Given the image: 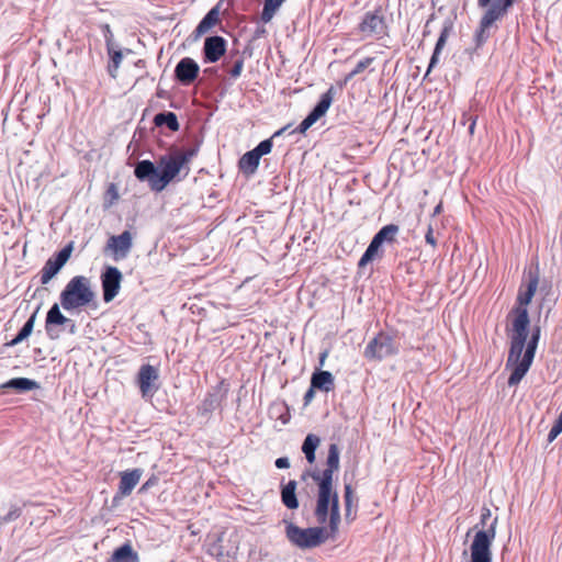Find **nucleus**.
Returning a JSON list of instances; mask_svg holds the SVG:
<instances>
[{
	"mask_svg": "<svg viewBox=\"0 0 562 562\" xmlns=\"http://www.w3.org/2000/svg\"><path fill=\"white\" fill-rule=\"evenodd\" d=\"M562 432V415H559L548 434V441L552 442Z\"/></svg>",
	"mask_w": 562,
	"mask_h": 562,
	"instance_id": "nucleus-41",
	"label": "nucleus"
},
{
	"mask_svg": "<svg viewBox=\"0 0 562 562\" xmlns=\"http://www.w3.org/2000/svg\"><path fill=\"white\" fill-rule=\"evenodd\" d=\"M539 284V271L538 268L529 270L528 281L526 284H521L517 294V304L515 308H527V305L531 302L537 288Z\"/></svg>",
	"mask_w": 562,
	"mask_h": 562,
	"instance_id": "nucleus-22",
	"label": "nucleus"
},
{
	"mask_svg": "<svg viewBox=\"0 0 562 562\" xmlns=\"http://www.w3.org/2000/svg\"><path fill=\"white\" fill-rule=\"evenodd\" d=\"M199 151V146L186 149L184 151L173 153L181 165L184 167Z\"/></svg>",
	"mask_w": 562,
	"mask_h": 562,
	"instance_id": "nucleus-40",
	"label": "nucleus"
},
{
	"mask_svg": "<svg viewBox=\"0 0 562 562\" xmlns=\"http://www.w3.org/2000/svg\"><path fill=\"white\" fill-rule=\"evenodd\" d=\"M325 357H326V353H323L322 357H321V364H323Z\"/></svg>",
	"mask_w": 562,
	"mask_h": 562,
	"instance_id": "nucleus-58",
	"label": "nucleus"
},
{
	"mask_svg": "<svg viewBox=\"0 0 562 562\" xmlns=\"http://www.w3.org/2000/svg\"><path fill=\"white\" fill-rule=\"evenodd\" d=\"M359 31L366 35H383L386 33V23L381 10L366 12L358 26Z\"/></svg>",
	"mask_w": 562,
	"mask_h": 562,
	"instance_id": "nucleus-19",
	"label": "nucleus"
},
{
	"mask_svg": "<svg viewBox=\"0 0 562 562\" xmlns=\"http://www.w3.org/2000/svg\"><path fill=\"white\" fill-rule=\"evenodd\" d=\"M2 114H4V121L7 120V112L5 110H2Z\"/></svg>",
	"mask_w": 562,
	"mask_h": 562,
	"instance_id": "nucleus-60",
	"label": "nucleus"
},
{
	"mask_svg": "<svg viewBox=\"0 0 562 562\" xmlns=\"http://www.w3.org/2000/svg\"><path fill=\"white\" fill-rule=\"evenodd\" d=\"M111 190L115 191L114 184H111ZM114 196H117L116 192H114Z\"/></svg>",
	"mask_w": 562,
	"mask_h": 562,
	"instance_id": "nucleus-59",
	"label": "nucleus"
},
{
	"mask_svg": "<svg viewBox=\"0 0 562 562\" xmlns=\"http://www.w3.org/2000/svg\"><path fill=\"white\" fill-rule=\"evenodd\" d=\"M65 326L68 327V330L70 334H75L76 333V324L74 321L70 319L69 323H66Z\"/></svg>",
	"mask_w": 562,
	"mask_h": 562,
	"instance_id": "nucleus-55",
	"label": "nucleus"
},
{
	"mask_svg": "<svg viewBox=\"0 0 562 562\" xmlns=\"http://www.w3.org/2000/svg\"><path fill=\"white\" fill-rule=\"evenodd\" d=\"M296 486L297 483L294 480H290L286 484L281 485V502L288 509H296L299 507Z\"/></svg>",
	"mask_w": 562,
	"mask_h": 562,
	"instance_id": "nucleus-31",
	"label": "nucleus"
},
{
	"mask_svg": "<svg viewBox=\"0 0 562 562\" xmlns=\"http://www.w3.org/2000/svg\"><path fill=\"white\" fill-rule=\"evenodd\" d=\"M400 351V346L393 336L385 331H380L366 346L363 356L368 360L381 361L387 357L395 356Z\"/></svg>",
	"mask_w": 562,
	"mask_h": 562,
	"instance_id": "nucleus-8",
	"label": "nucleus"
},
{
	"mask_svg": "<svg viewBox=\"0 0 562 562\" xmlns=\"http://www.w3.org/2000/svg\"><path fill=\"white\" fill-rule=\"evenodd\" d=\"M321 445V438L315 434H308L303 443H302V452L305 456L306 461L310 464H313L316 460V450Z\"/></svg>",
	"mask_w": 562,
	"mask_h": 562,
	"instance_id": "nucleus-34",
	"label": "nucleus"
},
{
	"mask_svg": "<svg viewBox=\"0 0 562 562\" xmlns=\"http://www.w3.org/2000/svg\"><path fill=\"white\" fill-rule=\"evenodd\" d=\"M340 468V449L337 443H330L328 446V453L326 459V468L323 471L318 470H305L301 479L306 481L311 477L313 481H324L334 483V474Z\"/></svg>",
	"mask_w": 562,
	"mask_h": 562,
	"instance_id": "nucleus-9",
	"label": "nucleus"
},
{
	"mask_svg": "<svg viewBox=\"0 0 562 562\" xmlns=\"http://www.w3.org/2000/svg\"><path fill=\"white\" fill-rule=\"evenodd\" d=\"M244 63L245 59L239 50H231L228 55L224 57L222 67L227 71L231 79L236 80L243 72Z\"/></svg>",
	"mask_w": 562,
	"mask_h": 562,
	"instance_id": "nucleus-25",
	"label": "nucleus"
},
{
	"mask_svg": "<svg viewBox=\"0 0 562 562\" xmlns=\"http://www.w3.org/2000/svg\"><path fill=\"white\" fill-rule=\"evenodd\" d=\"M154 124L157 127L167 126L171 132H177L180 128V124L176 113L170 111H162L154 116Z\"/></svg>",
	"mask_w": 562,
	"mask_h": 562,
	"instance_id": "nucleus-35",
	"label": "nucleus"
},
{
	"mask_svg": "<svg viewBox=\"0 0 562 562\" xmlns=\"http://www.w3.org/2000/svg\"><path fill=\"white\" fill-rule=\"evenodd\" d=\"M512 313L515 317L512 324L510 348L506 367L513 366L507 384L516 386L532 364L541 330L539 326H535L528 340L530 325L528 310L513 308Z\"/></svg>",
	"mask_w": 562,
	"mask_h": 562,
	"instance_id": "nucleus-1",
	"label": "nucleus"
},
{
	"mask_svg": "<svg viewBox=\"0 0 562 562\" xmlns=\"http://www.w3.org/2000/svg\"><path fill=\"white\" fill-rule=\"evenodd\" d=\"M496 22H497L496 20H494L485 14H482L480 22H479V26L474 33V41H475L476 48L482 47L487 42V40L491 36L490 29Z\"/></svg>",
	"mask_w": 562,
	"mask_h": 562,
	"instance_id": "nucleus-28",
	"label": "nucleus"
},
{
	"mask_svg": "<svg viewBox=\"0 0 562 562\" xmlns=\"http://www.w3.org/2000/svg\"><path fill=\"white\" fill-rule=\"evenodd\" d=\"M183 166L175 154L162 155L157 165L149 159L138 160L134 176L140 182H147L154 192H161L181 171Z\"/></svg>",
	"mask_w": 562,
	"mask_h": 562,
	"instance_id": "nucleus-2",
	"label": "nucleus"
},
{
	"mask_svg": "<svg viewBox=\"0 0 562 562\" xmlns=\"http://www.w3.org/2000/svg\"><path fill=\"white\" fill-rule=\"evenodd\" d=\"M355 76L353 70H351L349 74H347L344 78V80L339 83L340 88H342L345 85H347Z\"/></svg>",
	"mask_w": 562,
	"mask_h": 562,
	"instance_id": "nucleus-51",
	"label": "nucleus"
},
{
	"mask_svg": "<svg viewBox=\"0 0 562 562\" xmlns=\"http://www.w3.org/2000/svg\"><path fill=\"white\" fill-rule=\"evenodd\" d=\"M517 0H512V2L515 4Z\"/></svg>",
	"mask_w": 562,
	"mask_h": 562,
	"instance_id": "nucleus-61",
	"label": "nucleus"
},
{
	"mask_svg": "<svg viewBox=\"0 0 562 562\" xmlns=\"http://www.w3.org/2000/svg\"><path fill=\"white\" fill-rule=\"evenodd\" d=\"M227 390H223V382L207 391L196 407L198 415L209 420L226 398Z\"/></svg>",
	"mask_w": 562,
	"mask_h": 562,
	"instance_id": "nucleus-15",
	"label": "nucleus"
},
{
	"mask_svg": "<svg viewBox=\"0 0 562 562\" xmlns=\"http://www.w3.org/2000/svg\"><path fill=\"white\" fill-rule=\"evenodd\" d=\"M103 36H104V40H105L106 48L115 46L114 43H113V33H112L109 24H105L103 26Z\"/></svg>",
	"mask_w": 562,
	"mask_h": 562,
	"instance_id": "nucleus-46",
	"label": "nucleus"
},
{
	"mask_svg": "<svg viewBox=\"0 0 562 562\" xmlns=\"http://www.w3.org/2000/svg\"><path fill=\"white\" fill-rule=\"evenodd\" d=\"M227 50V41L221 35L207 36L204 40L202 48L203 61L205 64H215L222 57H225Z\"/></svg>",
	"mask_w": 562,
	"mask_h": 562,
	"instance_id": "nucleus-17",
	"label": "nucleus"
},
{
	"mask_svg": "<svg viewBox=\"0 0 562 562\" xmlns=\"http://www.w3.org/2000/svg\"><path fill=\"white\" fill-rule=\"evenodd\" d=\"M284 1L285 0H265L260 20L263 23L270 22Z\"/></svg>",
	"mask_w": 562,
	"mask_h": 562,
	"instance_id": "nucleus-37",
	"label": "nucleus"
},
{
	"mask_svg": "<svg viewBox=\"0 0 562 562\" xmlns=\"http://www.w3.org/2000/svg\"><path fill=\"white\" fill-rule=\"evenodd\" d=\"M270 412L276 415V418L279 419L282 425H286L291 419L290 408L285 403L273 405Z\"/></svg>",
	"mask_w": 562,
	"mask_h": 562,
	"instance_id": "nucleus-38",
	"label": "nucleus"
},
{
	"mask_svg": "<svg viewBox=\"0 0 562 562\" xmlns=\"http://www.w3.org/2000/svg\"><path fill=\"white\" fill-rule=\"evenodd\" d=\"M94 292L91 289L90 280L85 276H76L69 280L60 293V306L71 311L90 305L94 300Z\"/></svg>",
	"mask_w": 562,
	"mask_h": 562,
	"instance_id": "nucleus-6",
	"label": "nucleus"
},
{
	"mask_svg": "<svg viewBox=\"0 0 562 562\" xmlns=\"http://www.w3.org/2000/svg\"><path fill=\"white\" fill-rule=\"evenodd\" d=\"M441 211H442V204H441V203H439V204H438V205H436V207L434 209V213H432V215H434V216H436V215L440 214V213H441Z\"/></svg>",
	"mask_w": 562,
	"mask_h": 562,
	"instance_id": "nucleus-56",
	"label": "nucleus"
},
{
	"mask_svg": "<svg viewBox=\"0 0 562 562\" xmlns=\"http://www.w3.org/2000/svg\"><path fill=\"white\" fill-rule=\"evenodd\" d=\"M108 562H139V557L132 544L125 542L113 551Z\"/></svg>",
	"mask_w": 562,
	"mask_h": 562,
	"instance_id": "nucleus-30",
	"label": "nucleus"
},
{
	"mask_svg": "<svg viewBox=\"0 0 562 562\" xmlns=\"http://www.w3.org/2000/svg\"><path fill=\"white\" fill-rule=\"evenodd\" d=\"M133 248V234L123 231L120 235H111L104 247V254H110L115 261L127 258Z\"/></svg>",
	"mask_w": 562,
	"mask_h": 562,
	"instance_id": "nucleus-14",
	"label": "nucleus"
},
{
	"mask_svg": "<svg viewBox=\"0 0 562 562\" xmlns=\"http://www.w3.org/2000/svg\"><path fill=\"white\" fill-rule=\"evenodd\" d=\"M100 280L103 301L110 303L121 290L123 274L117 267L106 266L101 272Z\"/></svg>",
	"mask_w": 562,
	"mask_h": 562,
	"instance_id": "nucleus-13",
	"label": "nucleus"
},
{
	"mask_svg": "<svg viewBox=\"0 0 562 562\" xmlns=\"http://www.w3.org/2000/svg\"><path fill=\"white\" fill-rule=\"evenodd\" d=\"M199 71L198 63L190 57H184L177 64L175 77L181 85L189 86L198 78Z\"/></svg>",
	"mask_w": 562,
	"mask_h": 562,
	"instance_id": "nucleus-21",
	"label": "nucleus"
},
{
	"mask_svg": "<svg viewBox=\"0 0 562 562\" xmlns=\"http://www.w3.org/2000/svg\"><path fill=\"white\" fill-rule=\"evenodd\" d=\"M158 480L155 475L150 476L139 488V493L147 492L150 487L157 484Z\"/></svg>",
	"mask_w": 562,
	"mask_h": 562,
	"instance_id": "nucleus-47",
	"label": "nucleus"
},
{
	"mask_svg": "<svg viewBox=\"0 0 562 562\" xmlns=\"http://www.w3.org/2000/svg\"><path fill=\"white\" fill-rule=\"evenodd\" d=\"M477 7L485 9V15L501 21L514 7L512 0H477Z\"/></svg>",
	"mask_w": 562,
	"mask_h": 562,
	"instance_id": "nucleus-23",
	"label": "nucleus"
},
{
	"mask_svg": "<svg viewBox=\"0 0 562 562\" xmlns=\"http://www.w3.org/2000/svg\"><path fill=\"white\" fill-rule=\"evenodd\" d=\"M425 240L427 244H429L432 247H436V245H437V241L434 237V231H432L431 226H428L427 233L425 235Z\"/></svg>",
	"mask_w": 562,
	"mask_h": 562,
	"instance_id": "nucleus-49",
	"label": "nucleus"
},
{
	"mask_svg": "<svg viewBox=\"0 0 562 562\" xmlns=\"http://www.w3.org/2000/svg\"><path fill=\"white\" fill-rule=\"evenodd\" d=\"M492 513L488 508H483L480 522L482 527L486 526V521L491 518ZM497 518H494L490 526L476 531L470 546V562H492V544L496 536Z\"/></svg>",
	"mask_w": 562,
	"mask_h": 562,
	"instance_id": "nucleus-4",
	"label": "nucleus"
},
{
	"mask_svg": "<svg viewBox=\"0 0 562 562\" xmlns=\"http://www.w3.org/2000/svg\"><path fill=\"white\" fill-rule=\"evenodd\" d=\"M142 475L143 470L139 468L121 472L117 492L113 497V502L131 495L135 486L138 484Z\"/></svg>",
	"mask_w": 562,
	"mask_h": 562,
	"instance_id": "nucleus-20",
	"label": "nucleus"
},
{
	"mask_svg": "<svg viewBox=\"0 0 562 562\" xmlns=\"http://www.w3.org/2000/svg\"><path fill=\"white\" fill-rule=\"evenodd\" d=\"M22 515V508L19 505H11L9 512L0 516V526L16 520Z\"/></svg>",
	"mask_w": 562,
	"mask_h": 562,
	"instance_id": "nucleus-39",
	"label": "nucleus"
},
{
	"mask_svg": "<svg viewBox=\"0 0 562 562\" xmlns=\"http://www.w3.org/2000/svg\"><path fill=\"white\" fill-rule=\"evenodd\" d=\"M311 384L313 389L328 393L335 389V379L329 371L316 370L312 373Z\"/></svg>",
	"mask_w": 562,
	"mask_h": 562,
	"instance_id": "nucleus-27",
	"label": "nucleus"
},
{
	"mask_svg": "<svg viewBox=\"0 0 562 562\" xmlns=\"http://www.w3.org/2000/svg\"><path fill=\"white\" fill-rule=\"evenodd\" d=\"M106 53L109 55L106 71L112 79H116L123 60V52L119 47L113 46L106 48Z\"/></svg>",
	"mask_w": 562,
	"mask_h": 562,
	"instance_id": "nucleus-33",
	"label": "nucleus"
},
{
	"mask_svg": "<svg viewBox=\"0 0 562 562\" xmlns=\"http://www.w3.org/2000/svg\"><path fill=\"white\" fill-rule=\"evenodd\" d=\"M266 33H267V31H266V29L263 26L257 27L256 31H255L254 37L255 38H260V37L265 36Z\"/></svg>",
	"mask_w": 562,
	"mask_h": 562,
	"instance_id": "nucleus-52",
	"label": "nucleus"
},
{
	"mask_svg": "<svg viewBox=\"0 0 562 562\" xmlns=\"http://www.w3.org/2000/svg\"><path fill=\"white\" fill-rule=\"evenodd\" d=\"M335 94L336 89L330 86L327 91L321 95L318 102L314 105L305 119L299 124L296 128L292 130L290 134H304L313 124H315L322 116L326 114L333 103Z\"/></svg>",
	"mask_w": 562,
	"mask_h": 562,
	"instance_id": "nucleus-11",
	"label": "nucleus"
},
{
	"mask_svg": "<svg viewBox=\"0 0 562 562\" xmlns=\"http://www.w3.org/2000/svg\"><path fill=\"white\" fill-rule=\"evenodd\" d=\"M40 308H41V306L38 305L36 307V310L32 313V315L29 317V319L22 326V328H24L27 331V334H30V335L33 331L34 324H35V321H36V316H37V313H38Z\"/></svg>",
	"mask_w": 562,
	"mask_h": 562,
	"instance_id": "nucleus-45",
	"label": "nucleus"
},
{
	"mask_svg": "<svg viewBox=\"0 0 562 562\" xmlns=\"http://www.w3.org/2000/svg\"><path fill=\"white\" fill-rule=\"evenodd\" d=\"M70 318L66 317L60 312V306L54 303L46 314L45 330L49 339L56 340L59 338V333L55 329V326H61L69 323Z\"/></svg>",
	"mask_w": 562,
	"mask_h": 562,
	"instance_id": "nucleus-24",
	"label": "nucleus"
},
{
	"mask_svg": "<svg viewBox=\"0 0 562 562\" xmlns=\"http://www.w3.org/2000/svg\"><path fill=\"white\" fill-rule=\"evenodd\" d=\"M0 389H11L16 391L18 393H25L40 389V384L35 380L29 378H13L2 383L0 385Z\"/></svg>",
	"mask_w": 562,
	"mask_h": 562,
	"instance_id": "nucleus-29",
	"label": "nucleus"
},
{
	"mask_svg": "<svg viewBox=\"0 0 562 562\" xmlns=\"http://www.w3.org/2000/svg\"><path fill=\"white\" fill-rule=\"evenodd\" d=\"M278 469H288L290 467V461L286 457H280L274 462Z\"/></svg>",
	"mask_w": 562,
	"mask_h": 562,
	"instance_id": "nucleus-50",
	"label": "nucleus"
},
{
	"mask_svg": "<svg viewBox=\"0 0 562 562\" xmlns=\"http://www.w3.org/2000/svg\"><path fill=\"white\" fill-rule=\"evenodd\" d=\"M335 94L336 89L330 86L327 91L321 95L318 102L314 105L305 119L299 124L296 128L292 130L290 134H304L313 124H315L322 116L326 114L333 103Z\"/></svg>",
	"mask_w": 562,
	"mask_h": 562,
	"instance_id": "nucleus-10",
	"label": "nucleus"
},
{
	"mask_svg": "<svg viewBox=\"0 0 562 562\" xmlns=\"http://www.w3.org/2000/svg\"><path fill=\"white\" fill-rule=\"evenodd\" d=\"M74 249L72 243L67 244L45 262L41 270V283L47 284L69 260Z\"/></svg>",
	"mask_w": 562,
	"mask_h": 562,
	"instance_id": "nucleus-12",
	"label": "nucleus"
},
{
	"mask_svg": "<svg viewBox=\"0 0 562 562\" xmlns=\"http://www.w3.org/2000/svg\"><path fill=\"white\" fill-rule=\"evenodd\" d=\"M220 22V5L216 4L203 16L193 31L194 40L199 38Z\"/></svg>",
	"mask_w": 562,
	"mask_h": 562,
	"instance_id": "nucleus-26",
	"label": "nucleus"
},
{
	"mask_svg": "<svg viewBox=\"0 0 562 562\" xmlns=\"http://www.w3.org/2000/svg\"><path fill=\"white\" fill-rule=\"evenodd\" d=\"M314 482L317 484L314 516L318 525L325 526L328 524L329 533L331 538H335L341 521L338 492L331 482Z\"/></svg>",
	"mask_w": 562,
	"mask_h": 562,
	"instance_id": "nucleus-3",
	"label": "nucleus"
},
{
	"mask_svg": "<svg viewBox=\"0 0 562 562\" xmlns=\"http://www.w3.org/2000/svg\"><path fill=\"white\" fill-rule=\"evenodd\" d=\"M291 125H286L277 132L273 133V135L270 138L261 140L255 148V153L258 154L259 157H262L265 155H268L271 153L273 147V138L281 136L283 133L289 131Z\"/></svg>",
	"mask_w": 562,
	"mask_h": 562,
	"instance_id": "nucleus-36",
	"label": "nucleus"
},
{
	"mask_svg": "<svg viewBox=\"0 0 562 562\" xmlns=\"http://www.w3.org/2000/svg\"><path fill=\"white\" fill-rule=\"evenodd\" d=\"M400 232V227L396 224H387L382 226L371 239L369 246L366 251L361 256L358 267L362 268L367 266L369 262L374 260L376 257L381 258L383 256V251L381 247L384 244H394L396 241V236Z\"/></svg>",
	"mask_w": 562,
	"mask_h": 562,
	"instance_id": "nucleus-7",
	"label": "nucleus"
},
{
	"mask_svg": "<svg viewBox=\"0 0 562 562\" xmlns=\"http://www.w3.org/2000/svg\"><path fill=\"white\" fill-rule=\"evenodd\" d=\"M434 20H435V14L432 13V14L428 18V20H427V22H426V24H425V29H424V32H423V35H424V36H427V35L430 33V31L428 30V25H429V23H430V22H432Z\"/></svg>",
	"mask_w": 562,
	"mask_h": 562,
	"instance_id": "nucleus-53",
	"label": "nucleus"
},
{
	"mask_svg": "<svg viewBox=\"0 0 562 562\" xmlns=\"http://www.w3.org/2000/svg\"><path fill=\"white\" fill-rule=\"evenodd\" d=\"M315 391H316V389H313V385L311 384L303 397L305 406H307L313 401V398L315 396Z\"/></svg>",
	"mask_w": 562,
	"mask_h": 562,
	"instance_id": "nucleus-48",
	"label": "nucleus"
},
{
	"mask_svg": "<svg viewBox=\"0 0 562 562\" xmlns=\"http://www.w3.org/2000/svg\"><path fill=\"white\" fill-rule=\"evenodd\" d=\"M345 507H352L353 505V491L350 484H346L344 488Z\"/></svg>",
	"mask_w": 562,
	"mask_h": 562,
	"instance_id": "nucleus-43",
	"label": "nucleus"
},
{
	"mask_svg": "<svg viewBox=\"0 0 562 562\" xmlns=\"http://www.w3.org/2000/svg\"><path fill=\"white\" fill-rule=\"evenodd\" d=\"M457 18H458V15H457V8H454L451 11L450 15L445 19V21L442 23L441 32L439 34V37H438L437 43L435 45L432 55L430 57V61H429V66H428V69H427V74L431 70L432 67H435L437 65V63L439 60V55H440L441 50L443 49V47H445V45L447 43L448 37L453 32L454 22H456Z\"/></svg>",
	"mask_w": 562,
	"mask_h": 562,
	"instance_id": "nucleus-18",
	"label": "nucleus"
},
{
	"mask_svg": "<svg viewBox=\"0 0 562 562\" xmlns=\"http://www.w3.org/2000/svg\"><path fill=\"white\" fill-rule=\"evenodd\" d=\"M469 131H470V133H473V131H474V123H472V124L470 125Z\"/></svg>",
	"mask_w": 562,
	"mask_h": 562,
	"instance_id": "nucleus-57",
	"label": "nucleus"
},
{
	"mask_svg": "<svg viewBox=\"0 0 562 562\" xmlns=\"http://www.w3.org/2000/svg\"><path fill=\"white\" fill-rule=\"evenodd\" d=\"M29 337H30V334H27V331L24 328H21L19 330V333L16 334V336L13 339H11L9 342H7L5 346L14 347V346L21 344L23 340H25Z\"/></svg>",
	"mask_w": 562,
	"mask_h": 562,
	"instance_id": "nucleus-42",
	"label": "nucleus"
},
{
	"mask_svg": "<svg viewBox=\"0 0 562 562\" xmlns=\"http://www.w3.org/2000/svg\"><path fill=\"white\" fill-rule=\"evenodd\" d=\"M374 60V57H366L364 59L360 60L356 67L352 69L353 74L359 75L364 69H367Z\"/></svg>",
	"mask_w": 562,
	"mask_h": 562,
	"instance_id": "nucleus-44",
	"label": "nucleus"
},
{
	"mask_svg": "<svg viewBox=\"0 0 562 562\" xmlns=\"http://www.w3.org/2000/svg\"><path fill=\"white\" fill-rule=\"evenodd\" d=\"M260 158L257 153H255L254 149L245 153L238 161V168L239 170L246 175L250 176L254 175L259 166Z\"/></svg>",
	"mask_w": 562,
	"mask_h": 562,
	"instance_id": "nucleus-32",
	"label": "nucleus"
},
{
	"mask_svg": "<svg viewBox=\"0 0 562 562\" xmlns=\"http://www.w3.org/2000/svg\"><path fill=\"white\" fill-rule=\"evenodd\" d=\"M288 541L300 549H313L325 543L329 538V529L326 526L301 528L292 521L283 520Z\"/></svg>",
	"mask_w": 562,
	"mask_h": 562,
	"instance_id": "nucleus-5",
	"label": "nucleus"
},
{
	"mask_svg": "<svg viewBox=\"0 0 562 562\" xmlns=\"http://www.w3.org/2000/svg\"><path fill=\"white\" fill-rule=\"evenodd\" d=\"M159 370L149 364L140 366L137 373V384L144 398L153 396L159 389Z\"/></svg>",
	"mask_w": 562,
	"mask_h": 562,
	"instance_id": "nucleus-16",
	"label": "nucleus"
},
{
	"mask_svg": "<svg viewBox=\"0 0 562 562\" xmlns=\"http://www.w3.org/2000/svg\"><path fill=\"white\" fill-rule=\"evenodd\" d=\"M352 507H345V517L347 520H353V516H352V510H351Z\"/></svg>",
	"mask_w": 562,
	"mask_h": 562,
	"instance_id": "nucleus-54",
	"label": "nucleus"
}]
</instances>
